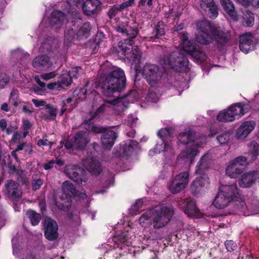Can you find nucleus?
I'll return each instance as SVG.
<instances>
[{
    "label": "nucleus",
    "instance_id": "1",
    "mask_svg": "<svg viewBox=\"0 0 259 259\" xmlns=\"http://www.w3.org/2000/svg\"><path fill=\"white\" fill-rule=\"evenodd\" d=\"M182 47L183 51H176L165 55L162 58L163 64L168 65L171 68L177 71H182L183 68L188 65V60L185 56L184 52L191 56L197 63L204 61L206 56L204 52L197 49L194 45L189 40L187 33L181 35Z\"/></svg>",
    "mask_w": 259,
    "mask_h": 259
},
{
    "label": "nucleus",
    "instance_id": "2",
    "mask_svg": "<svg viewBox=\"0 0 259 259\" xmlns=\"http://www.w3.org/2000/svg\"><path fill=\"white\" fill-rule=\"evenodd\" d=\"M174 208L170 205H160L147 210L139 219L140 225L145 228L153 226L155 229L165 227L174 214Z\"/></svg>",
    "mask_w": 259,
    "mask_h": 259
},
{
    "label": "nucleus",
    "instance_id": "3",
    "mask_svg": "<svg viewBox=\"0 0 259 259\" xmlns=\"http://www.w3.org/2000/svg\"><path fill=\"white\" fill-rule=\"evenodd\" d=\"M125 82L124 71L120 68H115L102 78V92L106 97H114L115 94L124 89Z\"/></svg>",
    "mask_w": 259,
    "mask_h": 259
},
{
    "label": "nucleus",
    "instance_id": "4",
    "mask_svg": "<svg viewBox=\"0 0 259 259\" xmlns=\"http://www.w3.org/2000/svg\"><path fill=\"white\" fill-rule=\"evenodd\" d=\"M196 25L198 32L196 35V39L200 44H208L213 38L219 39L222 42H225L229 38V34L227 32L223 31L220 28L214 27L207 20L198 21Z\"/></svg>",
    "mask_w": 259,
    "mask_h": 259
},
{
    "label": "nucleus",
    "instance_id": "5",
    "mask_svg": "<svg viewBox=\"0 0 259 259\" xmlns=\"http://www.w3.org/2000/svg\"><path fill=\"white\" fill-rule=\"evenodd\" d=\"M195 134L193 131L186 130L181 133L178 136V140L183 144L187 145L186 149L182 152L180 156L188 159L191 163L193 162V159L198 152V149L205 142H202L200 139L195 137Z\"/></svg>",
    "mask_w": 259,
    "mask_h": 259
},
{
    "label": "nucleus",
    "instance_id": "6",
    "mask_svg": "<svg viewBox=\"0 0 259 259\" xmlns=\"http://www.w3.org/2000/svg\"><path fill=\"white\" fill-rule=\"evenodd\" d=\"M239 193L235 184L222 185L213 202V205L217 208L223 209L228 206L231 201L238 198Z\"/></svg>",
    "mask_w": 259,
    "mask_h": 259
},
{
    "label": "nucleus",
    "instance_id": "7",
    "mask_svg": "<svg viewBox=\"0 0 259 259\" xmlns=\"http://www.w3.org/2000/svg\"><path fill=\"white\" fill-rule=\"evenodd\" d=\"M84 128L96 134L102 133L101 142L105 148L110 150L114 144L117 135L112 130H107L105 128L95 124L91 120H85L83 123Z\"/></svg>",
    "mask_w": 259,
    "mask_h": 259
},
{
    "label": "nucleus",
    "instance_id": "8",
    "mask_svg": "<svg viewBox=\"0 0 259 259\" xmlns=\"http://www.w3.org/2000/svg\"><path fill=\"white\" fill-rule=\"evenodd\" d=\"M143 73L151 87H155L161 82L163 70L157 65L146 63L143 68Z\"/></svg>",
    "mask_w": 259,
    "mask_h": 259
},
{
    "label": "nucleus",
    "instance_id": "9",
    "mask_svg": "<svg viewBox=\"0 0 259 259\" xmlns=\"http://www.w3.org/2000/svg\"><path fill=\"white\" fill-rule=\"evenodd\" d=\"M189 176V170L180 172L169 182L168 185V190L173 194L182 192L188 184Z\"/></svg>",
    "mask_w": 259,
    "mask_h": 259
},
{
    "label": "nucleus",
    "instance_id": "10",
    "mask_svg": "<svg viewBox=\"0 0 259 259\" xmlns=\"http://www.w3.org/2000/svg\"><path fill=\"white\" fill-rule=\"evenodd\" d=\"M63 194L60 199L61 202L57 201L56 204L60 209H66L70 205V198L77 194V191L73 184L69 181H65L62 186Z\"/></svg>",
    "mask_w": 259,
    "mask_h": 259
},
{
    "label": "nucleus",
    "instance_id": "11",
    "mask_svg": "<svg viewBox=\"0 0 259 259\" xmlns=\"http://www.w3.org/2000/svg\"><path fill=\"white\" fill-rule=\"evenodd\" d=\"M248 162L246 157L241 156L231 161L226 169V175L231 178H236L242 173Z\"/></svg>",
    "mask_w": 259,
    "mask_h": 259
},
{
    "label": "nucleus",
    "instance_id": "12",
    "mask_svg": "<svg viewBox=\"0 0 259 259\" xmlns=\"http://www.w3.org/2000/svg\"><path fill=\"white\" fill-rule=\"evenodd\" d=\"M64 172L70 179L81 184L86 182L88 180L85 171L77 165L68 164L64 167Z\"/></svg>",
    "mask_w": 259,
    "mask_h": 259
},
{
    "label": "nucleus",
    "instance_id": "13",
    "mask_svg": "<svg viewBox=\"0 0 259 259\" xmlns=\"http://www.w3.org/2000/svg\"><path fill=\"white\" fill-rule=\"evenodd\" d=\"M209 178L204 174L197 177L191 183L190 189L194 195L201 194L209 185Z\"/></svg>",
    "mask_w": 259,
    "mask_h": 259
},
{
    "label": "nucleus",
    "instance_id": "14",
    "mask_svg": "<svg viewBox=\"0 0 259 259\" xmlns=\"http://www.w3.org/2000/svg\"><path fill=\"white\" fill-rule=\"evenodd\" d=\"M134 44L133 40L131 39H124V41H120L118 44V46L122 52V54L126 56L128 54H132L131 57L133 60H139L141 57V53L138 47H135V48H132V53H131L132 47Z\"/></svg>",
    "mask_w": 259,
    "mask_h": 259
},
{
    "label": "nucleus",
    "instance_id": "15",
    "mask_svg": "<svg viewBox=\"0 0 259 259\" xmlns=\"http://www.w3.org/2000/svg\"><path fill=\"white\" fill-rule=\"evenodd\" d=\"M45 235L49 240L53 241L58 237L57 223L50 217H46L44 222Z\"/></svg>",
    "mask_w": 259,
    "mask_h": 259
},
{
    "label": "nucleus",
    "instance_id": "16",
    "mask_svg": "<svg viewBox=\"0 0 259 259\" xmlns=\"http://www.w3.org/2000/svg\"><path fill=\"white\" fill-rule=\"evenodd\" d=\"M239 42L240 50L244 53H247L254 49L255 41L251 34L246 33L240 36Z\"/></svg>",
    "mask_w": 259,
    "mask_h": 259
},
{
    "label": "nucleus",
    "instance_id": "17",
    "mask_svg": "<svg viewBox=\"0 0 259 259\" xmlns=\"http://www.w3.org/2000/svg\"><path fill=\"white\" fill-rule=\"evenodd\" d=\"M201 8L210 18L214 19L218 15V8L213 0H200Z\"/></svg>",
    "mask_w": 259,
    "mask_h": 259
},
{
    "label": "nucleus",
    "instance_id": "18",
    "mask_svg": "<svg viewBox=\"0 0 259 259\" xmlns=\"http://www.w3.org/2000/svg\"><path fill=\"white\" fill-rule=\"evenodd\" d=\"M255 122L253 120L246 121L237 128L236 136L237 139H244L254 129Z\"/></svg>",
    "mask_w": 259,
    "mask_h": 259
},
{
    "label": "nucleus",
    "instance_id": "19",
    "mask_svg": "<svg viewBox=\"0 0 259 259\" xmlns=\"http://www.w3.org/2000/svg\"><path fill=\"white\" fill-rule=\"evenodd\" d=\"M82 164L87 169L95 175H99L102 171V167L98 160L95 158L89 157L82 160Z\"/></svg>",
    "mask_w": 259,
    "mask_h": 259
},
{
    "label": "nucleus",
    "instance_id": "20",
    "mask_svg": "<svg viewBox=\"0 0 259 259\" xmlns=\"http://www.w3.org/2000/svg\"><path fill=\"white\" fill-rule=\"evenodd\" d=\"M101 4L99 0H87L82 5V10L87 15L96 14L100 10Z\"/></svg>",
    "mask_w": 259,
    "mask_h": 259
},
{
    "label": "nucleus",
    "instance_id": "21",
    "mask_svg": "<svg viewBox=\"0 0 259 259\" xmlns=\"http://www.w3.org/2000/svg\"><path fill=\"white\" fill-rule=\"evenodd\" d=\"M5 188L7 194L10 198H18L22 195L19 184L13 180L7 181L5 183Z\"/></svg>",
    "mask_w": 259,
    "mask_h": 259
},
{
    "label": "nucleus",
    "instance_id": "22",
    "mask_svg": "<svg viewBox=\"0 0 259 259\" xmlns=\"http://www.w3.org/2000/svg\"><path fill=\"white\" fill-rule=\"evenodd\" d=\"M258 178L257 172L251 171L244 174L239 180V185L241 187L247 188L251 186Z\"/></svg>",
    "mask_w": 259,
    "mask_h": 259
},
{
    "label": "nucleus",
    "instance_id": "23",
    "mask_svg": "<svg viewBox=\"0 0 259 259\" xmlns=\"http://www.w3.org/2000/svg\"><path fill=\"white\" fill-rule=\"evenodd\" d=\"M89 141L88 135L85 132H79L74 137V147L75 150H82Z\"/></svg>",
    "mask_w": 259,
    "mask_h": 259
},
{
    "label": "nucleus",
    "instance_id": "24",
    "mask_svg": "<svg viewBox=\"0 0 259 259\" xmlns=\"http://www.w3.org/2000/svg\"><path fill=\"white\" fill-rule=\"evenodd\" d=\"M52 63L50 61V59L46 56H40L36 57L33 62V67L38 71H42L50 67Z\"/></svg>",
    "mask_w": 259,
    "mask_h": 259
},
{
    "label": "nucleus",
    "instance_id": "25",
    "mask_svg": "<svg viewBox=\"0 0 259 259\" xmlns=\"http://www.w3.org/2000/svg\"><path fill=\"white\" fill-rule=\"evenodd\" d=\"M221 4L224 11L234 21L238 20V15L235 10V7L231 0H221Z\"/></svg>",
    "mask_w": 259,
    "mask_h": 259
},
{
    "label": "nucleus",
    "instance_id": "26",
    "mask_svg": "<svg viewBox=\"0 0 259 259\" xmlns=\"http://www.w3.org/2000/svg\"><path fill=\"white\" fill-rule=\"evenodd\" d=\"M211 164V157L209 153H207L202 156L198 162L195 170L196 174H201V171L208 168Z\"/></svg>",
    "mask_w": 259,
    "mask_h": 259
},
{
    "label": "nucleus",
    "instance_id": "27",
    "mask_svg": "<svg viewBox=\"0 0 259 259\" xmlns=\"http://www.w3.org/2000/svg\"><path fill=\"white\" fill-rule=\"evenodd\" d=\"M65 15L61 11L56 10L52 12L50 22L52 26L59 27L65 22Z\"/></svg>",
    "mask_w": 259,
    "mask_h": 259
},
{
    "label": "nucleus",
    "instance_id": "28",
    "mask_svg": "<svg viewBox=\"0 0 259 259\" xmlns=\"http://www.w3.org/2000/svg\"><path fill=\"white\" fill-rule=\"evenodd\" d=\"M184 211L188 216L195 215L197 212L196 204L193 200L187 198L184 202Z\"/></svg>",
    "mask_w": 259,
    "mask_h": 259
},
{
    "label": "nucleus",
    "instance_id": "29",
    "mask_svg": "<svg viewBox=\"0 0 259 259\" xmlns=\"http://www.w3.org/2000/svg\"><path fill=\"white\" fill-rule=\"evenodd\" d=\"M45 109L46 114L42 113L41 118L47 121L55 120L57 114V108L51 104H47Z\"/></svg>",
    "mask_w": 259,
    "mask_h": 259
},
{
    "label": "nucleus",
    "instance_id": "30",
    "mask_svg": "<svg viewBox=\"0 0 259 259\" xmlns=\"http://www.w3.org/2000/svg\"><path fill=\"white\" fill-rule=\"evenodd\" d=\"M171 149V147L164 140H161L156 144L154 149L149 151V154L153 155L154 153H160L161 152L170 151Z\"/></svg>",
    "mask_w": 259,
    "mask_h": 259
},
{
    "label": "nucleus",
    "instance_id": "31",
    "mask_svg": "<svg viewBox=\"0 0 259 259\" xmlns=\"http://www.w3.org/2000/svg\"><path fill=\"white\" fill-rule=\"evenodd\" d=\"M217 118L218 120L221 122L233 121L235 120L229 108L220 112Z\"/></svg>",
    "mask_w": 259,
    "mask_h": 259
},
{
    "label": "nucleus",
    "instance_id": "32",
    "mask_svg": "<svg viewBox=\"0 0 259 259\" xmlns=\"http://www.w3.org/2000/svg\"><path fill=\"white\" fill-rule=\"evenodd\" d=\"M90 30V25L88 23L83 24L80 27L77 26L76 34L77 39L87 38Z\"/></svg>",
    "mask_w": 259,
    "mask_h": 259
},
{
    "label": "nucleus",
    "instance_id": "33",
    "mask_svg": "<svg viewBox=\"0 0 259 259\" xmlns=\"http://www.w3.org/2000/svg\"><path fill=\"white\" fill-rule=\"evenodd\" d=\"M117 32L122 34H125L130 38H135L138 34V30L137 29H132L131 27H126V28L117 26L115 28Z\"/></svg>",
    "mask_w": 259,
    "mask_h": 259
},
{
    "label": "nucleus",
    "instance_id": "34",
    "mask_svg": "<svg viewBox=\"0 0 259 259\" xmlns=\"http://www.w3.org/2000/svg\"><path fill=\"white\" fill-rule=\"evenodd\" d=\"M258 145L256 142L251 141L250 142L248 145V154L251 156L250 161L254 160L258 155Z\"/></svg>",
    "mask_w": 259,
    "mask_h": 259
},
{
    "label": "nucleus",
    "instance_id": "35",
    "mask_svg": "<svg viewBox=\"0 0 259 259\" xmlns=\"http://www.w3.org/2000/svg\"><path fill=\"white\" fill-rule=\"evenodd\" d=\"M77 26L74 24L71 28H68L65 32V38L68 41L77 39L76 34Z\"/></svg>",
    "mask_w": 259,
    "mask_h": 259
},
{
    "label": "nucleus",
    "instance_id": "36",
    "mask_svg": "<svg viewBox=\"0 0 259 259\" xmlns=\"http://www.w3.org/2000/svg\"><path fill=\"white\" fill-rule=\"evenodd\" d=\"M234 119L240 117L244 115L243 109L240 104H237L229 108Z\"/></svg>",
    "mask_w": 259,
    "mask_h": 259
},
{
    "label": "nucleus",
    "instance_id": "37",
    "mask_svg": "<svg viewBox=\"0 0 259 259\" xmlns=\"http://www.w3.org/2000/svg\"><path fill=\"white\" fill-rule=\"evenodd\" d=\"M55 76V73L54 72H52L49 73L41 74L40 75V76H35V80L39 85L40 87H41V88H45L46 87V84L41 82L40 81V78H41L44 80H48L54 77Z\"/></svg>",
    "mask_w": 259,
    "mask_h": 259
},
{
    "label": "nucleus",
    "instance_id": "38",
    "mask_svg": "<svg viewBox=\"0 0 259 259\" xmlns=\"http://www.w3.org/2000/svg\"><path fill=\"white\" fill-rule=\"evenodd\" d=\"M27 214L33 226L37 225L40 222L41 219L40 214L35 212L34 211L31 210H28L27 212Z\"/></svg>",
    "mask_w": 259,
    "mask_h": 259
},
{
    "label": "nucleus",
    "instance_id": "39",
    "mask_svg": "<svg viewBox=\"0 0 259 259\" xmlns=\"http://www.w3.org/2000/svg\"><path fill=\"white\" fill-rule=\"evenodd\" d=\"M154 32H155L154 38H159L160 36L164 35L165 32V25L162 22H158L156 25Z\"/></svg>",
    "mask_w": 259,
    "mask_h": 259
},
{
    "label": "nucleus",
    "instance_id": "40",
    "mask_svg": "<svg viewBox=\"0 0 259 259\" xmlns=\"http://www.w3.org/2000/svg\"><path fill=\"white\" fill-rule=\"evenodd\" d=\"M71 82L72 79L67 73H63L60 77V80L58 81L60 87H68Z\"/></svg>",
    "mask_w": 259,
    "mask_h": 259
},
{
    "label": "nucleus",
    "instance_id": "41",
    "mask_svg": "<svg viewBox=\"0 0 259 259\" xmlns=\"http://www.w3.org/2000/svg\"><path fill=\"white\" fill-rule=\"evenodd\" d=\"M72 98H69L62 101V108L59 114L60 116H62L66 111H70L72 109L71 105H69L72 102Z\"/></svg>",
    "mask_w": 259,
    "mask_h": 259
},
{
    "label": "nucleus",
    "instance_id": "42",
    "mask_svg": "<svg viewBox=\"0 0 259 259\" xmlns=\"http://www.w3.org/2000/svg\"><path fill=\"white\" fill-rule=\"evenodd\" d=\"M254 16L252 13L247 12L243 16L244 23L247 26H251L254 23Z\"/></svg>",
    "mask_w": 259,
    "mask_h": 259
},
{
    "label": "nucleus",
    "instance_id": "43",
    "mask_svg": "<svg viewBox=\"0 0 259 259\" xmlns=\"http://www.w3.org/2000/svg\"><path fill=\"white\" fill-rule=\"evenodd\" d=\"M135 2V0H128L122 4H121L119 6H115L111 10L114 12L121 11L125 9L127 7H128L132 6Z\"/></svg>",
    "mask_w": 259,
    "mask_h": 259
},
{
    "label": "nucleus",
    "instance_id": "44",
    "mask_svg": "<svg viewBox=\"0 0 259 259\" xmlns=\"http://www.w3.org/2000/svg\"><path fill=\"white\" fill-rule=\"evenodd\" d=\"M10 102L14 106H17L19 105L18 93L16 90H13L11 93Z\"/></svg>",
    "mask_w": 259,
    "mask_h": 259
},
{
    "label": "nucleus",
    "instance_id": "45",
    "mask_svg": "<svg viewBox=\"0 0 259 259\" xmlns=\"http://www.w3.org/2000/svg\"><path fill=\"white\" fill-rule=\"evenodd\" d=\"M230 135L228 133H223L217 138V140L221 144L226 143L230 139Z\"/></svg>",
    "mask_w": 259,
    "mask_h": 259
},
{
    "label": "nucleus",
    "instance_id": "46",
    "mask_svg": "<svg viewBox=\"0 0 259 259\" xmlns=\"http://www.w3.org/2000/svg\"><path fill=\"white\" fill-rule=\"evenodd\" d=\"M170 135V130L167 127L161 128L158 132V135L160 137L161 140H164V138L169 137Z\"/></svg>",
    "mask_w": 259,
    "mask_h": 259
},
{
    "label": "nucleus",
    "instance_id": "47",
    "mask_svg": "<svg viewBox=\"0 0 259 259\" xmlns=\"http://www.w3.org/2000/svg\"><path fill=\"white\" fill-rule=\"evenodd\" d=\"M9 81V78L5 73H0V89H3Z\"/></svg>",
    "mask_w": 259,
    "mask_h": 259
},
{
    "label": "nucleus",
    "instance_id": "48",
    "mask_svg": "<svg viewBox=\"0 0 259 259\" xmlns=\"http://www.w3.org/2000/svg\"><path fill=\"white\" fill-rule=\"evenodd\" d=\"M143 201L141 200H137L135 204L132 206L131 213L135 214L142 207Z\"/></svg>",
    "mask_w": 259,
    "mask_h": 259
},
{
    "label": "nucleus",
    "instance_id": "49",
    "mask_svg": "<svg viewBox=\"0 0 259 259\" xmlns=\"http://www.w3.org/2000/svg\"><path fill=\"white\" fill-rule=\"evenodd\" d=\"M225 246L229 251H232L235 250L237 248L236 244L232 240H227L225 242Z\"/></svg>",
    "mask_w": 259,
    "mask_h": 259
},
{
    "label": "nucleus",
    "instance_id": "50",
    "mask_svg": "<svg viewBox=\"0 0 259 259\" xmlns=\"http://www.w3.org/2000/svg\"><path fill=\"white\" fill-rule=\"evenodd\" d=\"M81 70V68L79 67L73 68L67 73H68V74H69V76L71 79L73 78H77V75L78 74L79 71H80Z\"/></svg>",
    "mask_w": 259,
    "mask_h": 259
},
{
    "label": "nucleus",
    "instance_id": "51",
    "mask_svg": "<svg viewBox=\"0 0 259 259\" xmlns=\"http://www.w3.org/2000/svg\"><path fill=\"white\" fill-rule=\"evenodd\" d=\"M43 184V181L41 179H38L34 180L32 183V188L34 190L39 189Z\"/></svg>",
    "mask_w": 259,
    "mask_h": 259
},
{
    "label": "nucleus",
    "instance_id": "52",
    "mask_svg": "<svg viewBox=\"0 0 259 259\" xmlns=\"http://www.w3.org/2000/svg\"><path fill=\"white\" fill-rule=\"evenodd\" d=\"M53 142L49 141L47 139H39L37 141V145L39 146H50L51 148L53 145Z\"/></svg>",
    "mask_w": 259,
    "mask_h": 259
},
{
    "label": "nucleus",
    "instance_id": "53",
    "mask_svg": "<svg viewBox=\"0 0 259 259\" xmlns=\"http://www.w3.org/2000/svg\"><path fill=\"white\" fill-rule=\"evenodd\" d=\"M22 111L25 113L30 114L33 112V108L31 105L29 106L26 105L23 106Z\"/></svg>",
    "mask_w": 259,
    "mask_h": 259
},
{
    "label": "nucleus",
    "instance_id": "54",
    "mask_svg": "<svg viewBox=\"0 0 259 259\" xmlns=\"http://www.w3.org/2000/svg\"><path fill=\"white\" fill-rule=\"evenodd\" d=\"M22 126L23 130L26 131L31 127L32 124L28 120H23Z\"/></svg>",
    "mask_w": 259,
    "mask_h": 259
},
{
    "label": "nucleus",
    "instance_id": "55",
    "mask_svg": "<svg viewBox=\"0 0 259 259\" xmlns=\"http://www.w3.org/2000/svg\"><path fill=\"white\" fill-rule=\"evenodd\" d=\"M22 138V132H17L14 133L11 141L13 142H16L17 140H19Z\"/></svg>",
    "mask_w": 259,
    "mask_h": 259
},
{
    "label": "nucleus",
    "instance_id": "56",
    "mask_svg": "<svg viewBox=\"0 0 259 259\" xmlns=\"http://www.w3.org/2000/svg\"><path fill=\"white\" fill-rule=\"evenodd\" d=\"M108 103L111 104L113 105H120L122 104V99L120 98H116L115 100L108 101L107 102Z\"/></svg>",
    "mask_w": 259,
    "mask_h": 259
},
{
    "label": "nucleus",
    "instance_id": "57",
    "mask_svg": "<svg viewBox=\"0 0 259 259\" xmlns=\"http://www.w3.org/2000/svg\"><path fill=\"white\" fill-rule=\"evenodd\" d=\"M32 102L36 107L43 106L46 104V102L43 100H38L34 99H32Z\"/></svg>",
    "mask_w": 259,
    "mask_h": 259
},
{
    "label": "nucleus",
    "instance_id": "58",
    "mask_svg": "<svg viewBox=\"0 0 259 259\" xmlns=\"http://www.w3.org/2000/svg\"><path fill=\"white\" fill-rule=\"evenodd\" d=\"M137 118H134L133 116L128 117L127 124L130 126H132L135 123L137 120Z\"/></svg>",
    "mask_w": 259,
    "mask_h": 259
},
{
    "label": "nucleus",
    "instance_id": "59",
    "mask_svg": "<svg viewBox=\"0 0 259 259\" xmlns=\"http://www.w3.org/2000/svg\"><path fill=\"white\" fill-rule=\"evenodd\" d=\"M65 147L67 149H72V150L75 149L74 147V142H72L70 141H67L65 144Z\"/></svg>",
    "mask_w": 259,
    "mask_h": 259
},
{
    "label": "nucleus",
    "instance_id": "60",
    "mask_svg": "<svg viewBox=\"0 0 259 259\" xmlns=\"http://www.w3.org/2000/svg\"><path fill=\"white\" fill-rule=\"evenodd\" d=\"M7 127V122L4 119L0 120V128L2 131H4Z\"/></svg>",
    "mask_w": 259,
    "mask_h": 259
},
{
    "label": "nucleus",
    "instance_id": "61",
    "mask_svg": "<svg viewBox=\"0 0 259 259\" xmlns=\"http://www.w3.org/2000/svg\"><path fill=\"white\" fill-rule=\"evenodd\" d=\"M54 163H55V160H52L50 161L49 162H48V163H47L46 164H45V165H44L45 169L46 170L50 169V168H51L53 167Z\"/></svg>",
    "mask_w": 259,
    "mask_h": 259
},
{
    "label": "nucleus",
    "instance_id": "62",
    "mask_svg": "<svg viewBox=\"0 0 259 259\" xmlns=\"http://www.w3.org/2000/svg\"><path fill=\"white\" fill-rule=\"evenodd\" d=\"M67 3L72 5L77 6L78 4H79L82 0H66Z\"/></svg>",
    "mask_w": 259,
    "mask_h": 259
},
{
    "label": "nucleus",
    "instance_id": "63",
    "mask_svg": "<svg viewBox=\"0 0 259 259\" xmlns=\"http://www.w3.org/2000/svg\"><path fill=\"white\" fill-rule=\"evenodd\" d=\"M60 87L58 82L57 83H52L48 84V88L50 90H53L55 89H57L58 88Z\"/></svg>",
    "mask_w": 259,
    "mask_h": 259
},
{
    "label": "nucleus",
    "instance_id": "64",
    "mask_svg": "<svg viewBox=\"0 0 259 259\" xmlns=\"http://www.w3.org/2000/svg\"><path fill=\"white\" fill-rule=\"evenodd\" d=\"M16 129H17L16 127L10 126H9L8 128L7 127L6 129L5 130L8 135H10L13 132H14L15 130H16Z\"/></svg>",
    "mask_w": 259,
    "mask_h": 259
}]
</instances>
